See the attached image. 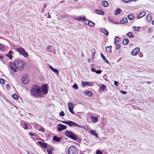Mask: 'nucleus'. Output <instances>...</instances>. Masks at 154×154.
<instances>
[{"mask_svg":"<svg viewBox=\"0 0 154 154\" xmlns=\"http://www.w3.org/2000/svg\"><path fill=\"white\" fill-rule=\"evenodd\" d=\"M24 66L23 61L20 60H15L14 63L10 62L9 65V68L14 72H17V70H22Z\"/></svg>","mask_w":154,"mask_h":154,"instance_id":"1","label":"nucleus"},{"mask_svg":"<svg viewBox=\"0 0 154 154\" xmlns=\"http://www.w3.org/2000/svg\"><path fill=\"white\" fill-rule=\"evenodd\" d=\"M31 94L36 98H41L42 93L40 87L36 85H33L30 89Z\"/></svg>","mask_w":154,"mask_h":154,"instance_id":"2","label":"nucleus"},{"mask_svg":"<svg viewBox=\"0 0 154 154\" xmlns=\"http://www.w3.org/2000/svg\"><path fill=\"white\" fill-rule=\"evenodd\" d=\"M65 134L66 136L75 140L78 138L76 135L71 131H66Z\"/></svg>","mask_w":154,"mask_h":154,"instance_id":"3","label":"nucleus"},{"mask_svg":"<svg viewBox=\"0 0 154 154\" xmlns=\"http://www.w3.org/2000/svg\"><path fill=\"white\" fill-rule=\"evenodd\" d=\"M62 122L65 124H66L70 126H74L76 127H80L81 128H82L83 127L80 125L78 124H76L75 122H73L72 121H62Z\"/></svg>","mask_w":154,"mask_h":154,"instance_id":"4","label":"nucleus"},{"mask_svg":"<svg viewBox=\"0 0 154 154\" xmlns=\"http://www.w3.org/2000/svg\"><path fill=\"white\" fill-rule=\"evenodd\" d=\"M78 150L75 146H70L68 150V154H77Z\"/></svg>","mask_w":154,"mask_h":154,"instance_id":"5","label":"nucleus"},{"mask_svg":"<svg viewBox=\"0 0 154 154\" xmlns=\"http://www.w3.org/2000/svg\"><path fill=\"white\" fill-rule=\"evenodd\" d=\"M16 51L18 52L20 54L23 56L24 57H26L28 55V54L25 52L24 49L22 48H17L16 49Z\"/></svg>","mask_w":154,"mask_h":154,"instance_id":"6","label":"nucleus"},{"mask_svg":"<svg viewBox=\"0 0 154 154\" xmlns=\"http://www.w3.org/2000/svg\"><path fill=\"white\" fill-rule=\"evenodd\" d=\"M42 89V92L45 95L48 92V86L47 84H45L41 86Z\"/></svg>","mask_w":154,"mask_h":154,"instance_id":"7","label":"nucleus"},{"mask_svg":"<svg viewBox=\"0 0 154 154\" xmlns=\"http://www.w3.org/2000/svg\"><path fill=\"white\" fill-rule=\"evenodd\" d=\"M67 126L61 124H59L57 126V128L58 131H60L66 129Z\"/></svg>","mask_w":154,"mask_h":154,"instance_id":"8","label":"nucleus"},{"mask_svg":"<svg viewBox=\"0 0 154 154\" xmlns=\"http://www.w3.org/2000/svg\"><path fill=\"white\" fill-rule=\"evenodd\" d=\"M74 19L79 21H85L86 20V18L85 16H80L77 17H74Z\"/></svg>","mask_w":154,"mask_h":154,"instance_id":"9","label":"nucleus"},{"mask_svg":"<svg viewBox=\"0 0 154 154\" xmlns=\"http://www.w3.org/2000/svg\"><path fill=\"white\" fill-rule=\"evenodd\" d=\"M140 51V49L138 48H136L134 49L131 52V54L133 56L137 55L138 53Z\"/></svg>","mask_w":154,"mask_h":154,"instance_id":"10","label":"nucleus"},{"mask_svg":"<svg viewBox=\"0 0 154 154\" xmlns=\"http://www.w3.org/2000/svg\"><path fill=\"white\" fill-rule=\"evenodd\" d=\"M99 29L100 31L104 33L106 36H107L109 35V33L108 32L105 28H100Z\"/></svg>","mask_w":154,"mask_h":154,"instance_id":"11","label":"nucleus"},{"mask_svg":"<svg viewBox=\"0 0 154 154\" xmlns=\"http://www.w3.org/2000/svg\"><path fill=\"white\" fill-rule=\"evenodd\" d=\"M146 12L144 11H142L139 13L137 17V19H139L141 18L145 15Z\"/></svg>","mask_w":154,"mask_h":154,"instance_id":"12","label":"nucleus"},{"mask_svg":"<svg viewBox=\"0 0 154 154\" xmlns=\"http://www.w3.org/2000/svg\"><path fill=\"white\" fill-rule=\"evenodd\" d=\"M93 84L92 83H91L89 82H82V85L85 87V85L88 86H91Z\"/></svg>","mask_w":154,"mask_h":154,"instance_id":"13","label":"nucleus"},{"mask_svg":"<svg viewBox=\"0 0 154 154\" xmlns=\"http://www.w3.org/2000/svg\"><path fill=\"white\" fill-rule=\"evenodd\" d=\"M48 67L51 70L56 74L59 73L58 70L57 69L54 68L51 66L49 65H48Z\"/></svg>","mask_w":154,"mask_h":154,"instance_id":"14","label":"nucleus"},{"mask_svg":"<svg viewBox=\"0 0 154 154\" xmlns=\"http://www.w3.org/2000/svg\"><path fill=\"white\" fill-rule=\"evenodd\" d=\"M95 12L96 14H98L103 15L105 14L104 12L102 10H96Z\"/></svg>","mask_w":154,"mask_h":154,"instance_id":"15","label":"nucleus"},{"mask_svg":"<svg viewBox=\"0 0 154 154\" xmlns=\"http://www.w3.org/2000/svg\"><path fill=\"white\" fill-rule=\"evenodd\" d=\"M100 55L101 58H102L103 60L107 64H109L110 63L107 60L104 54L101 52L100 53Z\"/></svg>","mask_w":154,"mask_h":154,"instance_id":"16","label":"nucleus"},{"mask_svg":"<svg viewBox=\"0 0 154 154\" xmlns=\"http://www.w3.org/2000/svg\"><path fill=\"white\" fill-rule=\"evenodd\" d=\"M38 144L42 147L45 148H47L48 147V144L41 141H38Z\"/></svg>","mask_w":154,"mask_h":154,"instance_id":"17","label":"nucleus"},{"mask_svg":"<svg viewBox=\"0 0 154 154\" xmlns=\"http://www.w3.org/2000/svg\"><path fill=\"white\" fill-rule=\"evenodd\" d=\"M84 93L85 95L89 97H91L92 95V93L91 91H84Z\"/></svg>","mask_w":154,"mask_h":154,"instance_id":"18","label":"nucleus"},{"mask_svg":"<svg viewBox=\"0 0 154 154\" xmlns=\"http://www.w3.org/2000/svg\"><path fill=\"white\" fill-rule=\"evenodd\" d=\"M28 78H22V80L23 83L24 84H27L29 82Z\"/></svg>","mask_w":154,"mask_h":154,"instance_id":"19","label":"nucleus"},{"mask_svg":"<svg viewBox=\"0 0 154 154\" xmlns=\"http://www.w3.org/2000/svg\"><path fill=\"white\" fill-rule=\"evenodd\" d=\"M54 150L53 148L49 146L47 148V151L48 154H52V151Z\"/></svg>","mask_w":154,"mask_h":154,"instance_id":"20","label":"nucleus"},{"mask_svg":"<svg viewBox=\"0 0 154 154\" xmlns=\"http://www.w3.org/2000/svg\"><path fill=\"white\" fill-rule=\"evenodd\" d=\"M128 22V20L126 18H124L122 19L119 21L120 24H124Z\"/></svg>","mask_w":154,"mask_h":154,"instance_id":"21","label":"nucleus"},{"mask_svg":"<svg viewBox=\"0 0 154 154\" xmlns=\"http://www.w3.org/2000/svg\"><path fill=\"white\" fill-rule=\"evenodd\" d=\"M121 12V10L119 8H117L116 10L114 12V15H117L119 14Z\"/></svg>","mask_w":154,"mask_h":154,"instance_id":"22","label":"nucleus"},{"mask_svg":"<svg viewBox=\"0 0 154 154\" xmlns=\"http://www.w3.org/2000/svg\"><path fill=\"white\" fill-rule=\"evenodd\" d=\"M108 18L109 21L110 22L116 24H118L119 23H116L115 22L114 20V18L113 17H109Z\"/></svg>","mask_w":154,"mask_h":154,"instance_id":"23","label":"nucleus"},{"mask_svg":"<svg viewBox=\"0 0 154 154\" xmlns=\"http://www.w3.org/2000/svg\"><path fill=\"white\" fill-rule=\"evenodd\" d=\"M91 121L93 122L96 123L98 121V118L97 117H94L91 116Z\"/></svg>","mask_w":154,"mask_h":154,"instance_id":"24","label":"nucleus"},{"mask_svg":"<svg viewBox=\"0 0 154 154\" xmlns=\"http://www.w3.org/2000/svg\"><path fill=\"white\" fill-rule=\"evenodd\" d=\"M101 4L104 7H107L109 6V3L108 2L106 1H103Z\"/></svg>","mask_w":154,"mask_h":154,"instance_id":"25","label":"nucleus"},{"mask_svg":"<svg viewBox=\"0 0 154 154\" xmlns=\"http://www.w3.org/2000/svg\"><path fill=\"white\" fill-rule=\"evenodd\" d=\"M134 17V15L133 14H130L128 16L127 18L129 20H131L133 19Z\"/></svg>","mask_w":154,"mask_h":154,"instance_id":"26","label":"nucleus"},{"mask_svg":"<svg viewBox=\"0 0 154 154\" xmlns=\"http://www.w3.org/2000/svg\"><path fill=\"white\" fill-rule=\"evenodd\" d=\"M100 85L101 86L99 88V91H100V90H101L102 91H104L106 88V85L103 84H101Z\"/></svg>","mask_w":154,"mask_h":154,"instance_id":"27","label":"nucleus"},{"mask_svg":"<svg viewBox=\"0 0 154 154\" xmlns=\"http://www.w3.org/2000/svg\"><path fill=\"white\" fill-rule=\"evenodd\" d=\"M112 46H109L108 47H106V51L108 52L111 53L112 52L111 49Z\"/></svg>","mask_w":154,"mask_h":154,"instance_id":"28","label":"nucleus"},{"mask_svg":"<svg viewBox=\"0 0 154 154\" xmlns=\"http://www.w3.org/2000/svg\"><path fill=\"white\" fill-rule=\"evenodd\" d=\"M127 36L130 38H134V36L132 35V32H129L126 34Z\"/></svg>","mask_w":154,"mask_h":154,"instance_id":"29","label":"nucleus"},{"mask_svg":"<svg viewBox=\"0 0 154 154\" xmlns=\"http://www.w3.org/2000/svg\"><path fill=\"white\" fill-rule=\"evenodd\" d=\"M46 50L48 52L52 53L53 50L52 49V46L51 45L48 46V47H47Z\"/></svg>","mask_w":154,"mask_h":154,"instance_id":"30","label":"nucleus"},{"mask_svg":"<svg viewBox=\"0 0 154 154\" xmlns=\"http://www.w3.org/2000/svg\"><path fill=\"white\" fill-rule=\"evenodd\" d=\"M146 18L148 21L150 22L152 20V16L150 14H147L146 16Z\"/></svg>","mask_w":154,"mask_h":154,"instance_id":"31","label":"nucleus"},{"mask_svg":"<svg viewBox=\"0 0 154 154\" xmlns=\"http://www.w3.org/2000/svg\"><path fill=\"white\" fill-rule=\"evenodd\" d=\"M129 40L127 38H125L124 39L123 43V44L125 45H128L129 43Z\"/></svg>","mask_w":154,"mask_h":154,"instance_id":"32","label":"nucleus"},{"mask_svg":"<svg viewBox=\"0 0 154 154\" xmlns=\"http://www.w3.org/2000/svg\"><path fill=\"white\" fill-rule=\"evenodd\" d=\"M90 131L91 134L94 135L97 138H98L97 134L94 130H91Z\"/></svg>","mask_w":154,"mask_h":154,"instance_id":"33","label":"nucleus"},{"mask_svg":"<svg viewBox=\"0 0 154 154\" xmlns=\"http://www.w3.org/2000/svg\"><path fill=\"white\" fill-rule=\"evenodd\" d=\"M68 109H73L74 107V106H73V104L72 103L70 102H69L68 103Z\"/></svg>","mask_w":154,"mask_h":154,"instance_id":"34","label":"nucleus"},{"mask_svg":"<svg viewBox=\"0 0 154 154\" xmlns=\"http://www.w3.org/2000/svg\"><path fill=\"white\" fill-rule=\"evenodd\" d=\"M61 139L56 136H54L53 137V140L54 141H56L57 142H59L60 140Z\"/></svg>","mask_w":154,"mask_h":154,"instance_id":"35","label":"nucleus"},{"mask_svg":"<svg viewBox=\"0 0 154 154\" xmlns=\"http://www.w3.org/2000/svg\"><path fill=\"white\" fill-rule=\"evenodd\" d=\"M12 53V52L10 51L8 53L6 54V56L8 57L10 59H11V58L12 57V55H11V53Z\"/></svg>","mask_w":154,"mask_h":154,"instance_id":"36","label":"nucleus"},{"mask_svg":"<svg viewBox=\"0 0 154 154\" xmlns=\"http://www.w3.org/2000/svg\"><path fill=\"white\" fill-rule=\"evenodd\" d=\"M123 2L125 3H129L130 2L132 1H135L134 0H122Z\"/></svg>","mask_w":154,"mask_h":154,"instance_id":"37","label":"nucleus"},{"mask_svg":"<svg viewBox=\"0 0 154 154\" xmlns=\"http://www.w3.org/2000/svg\"><path fill=\"white\" fill-rule=\"evenodd\" d=\"M5 50V48L4 45L0 43V50L2 51H4Z\"/></svg>","mask_w":154,"mask_h":154,"instance_id":"38","label":"nucleus"},{"mask_svg":"<svg viewBox=\"0 0 154 154\" xmlns=\"http://www.w3.org/2000/svg\"><path fill=\"white\" fill-rule=\"evenodd\" d=\"M22 127L25 129H27L28 128V125L25 123L23 124Z\"/></svg>","mask_w":154,"mask_h":154,"instance_id":"39","label":"nucleus"},{"mask_svg":"<svg viewBox=\"0 0 154 154\" xmlns=\"http://www.w3.org/2000/svg\"><path fill=\"white\" fill-rule=\"evenodd\" d=\"M12 97L13 98L16 100L18 99V97L16 94H14L12 95Z\"/></svg>","mask_w":154,"mask_h":154,"instance_id":"40","label":"nucleus"},{"mask_svg":"<svg viewBox=\"0 0 154 154\" xmlns=\"http://www.w3.org/2000/svg\"><path fill=\"white\" fill-rule=\"evenodd\" d=\"M133 28L135 31H137L138 32L139 31V27H137L136 26H133Z\"/></svg>","mask_w":154,"mask_h":154,"instance_id":"41","label":"nucleus"},{"mask_svg":"<svg viewBox=\"0 0 154 154\" xmlns=\"http://www.w3.org/2000/svg\"><path fill=\"white\" fill-rule=\"evenodd\" d=\"M118 38L119 39H120V38H119V37H118V36H116L115 37V40H114V44L116 45L118 44H117L116 43V38Z\"/></svg>","mask_w":154,"mask_h":154,"instance_id":"42","label":"nucleus"},{"mask_svg":"<svg viewBox=\"0 0 154 154\" xmlns=\"http://www.w3.org/2000/svg\"><path fill=\"white\" fill-rule=\"evenodd\" d=\"M73 88L75 89H78V87L77 85L75 83L74 84L73 86Z\"/></svg>","mask_w":154,"mask_h":154,"instance_id":"43","label":"nucleus"},{"mask_svg":"<svg viewBox=\"0 0 154 154\" xmlns=\"http://www.w3.org/2000/svg\"><path fill=\"white\" fill-rule=\"evenodd\" d=\"M85 22L87 21L88 22L87 23H86V25H88L90 26V23H91V21L90 20H88L87 19H86V20H85Z\"/></svg>","mask_w":154,"mask_h":154,"instance_id":"44","label":"nucleus"},{"mask_svg":"<svg viewBox=\"0 0 154 154\" xmlns=\"http://www.w3.org/2000/svg\"><path fill=\"white\" fill-rule=\"evenodd\" d=\"M95 23L91 21V23H90V26L91 27H93L95 26Z\"/></svg>","mask_w":154,"mask_h":154,"instance_id":"45","label":"nucleus"},{"mask_svg":"<svg viewBox=\"0 0 154 154\" xmlns=\"http://www.w3.org/2000/svg\"><path fill=\"white\" fill-rule=\"evenodd\" d=\"M102 72V70H96V71L95 72V73L98 74H100L101 73V72Z\"/></svg>","mask_w":154,"mask_h":154,"instance_id":"46","label":"nucleus"},{"mask_svg":"<svg viewBox=\"0 0 154 154\" xmlns=\"http://www.w3.org/2000/svg\"><path fill=\"white\" fill-rule=\"evenodd\" d=\"M121 48V46L119 44H118L116 45V49H119Z\"/></svg>","mask_w":154,"mask_h":154,"instance_id":"47","label":"nucleus"},{"mask_svg":"<svg viewBox=\"0 0 154 154\" xmlns=\"http://www.w3.org/2000/svg\"><path fill=\"white\" fill-rule=\"evenodd\" d=\"M65 115V114L64 112L62 111L60 113V116H63Z\"/></svg>","mask_w":154,"mask_h":154,"instance_id":"48","label":"nucleus"},{"mask_svg":"<svg viewBox=\"0 0 154 154\" xmlns=\"http://www.w3.org/2000/svg\"><path fill=\"white\" fill-rule=\"evenodd\" d=\"M5 82L4 80L2 79H0V83L1 84H3Z\"/></svg>","mask_w":154,"mask_h":154,"instance_id":"49","label":"nucleus"},{"mask_svg":"<svg viewBox=\"0 0 154 154\" xmlns=\"http://www.w3.org/2000/svg\"><path fill=\"white\" fill-rule=\"evenodd\" d=\"M73 109H69V111L72 113V114H75V112L73 111Z\"/></svg>","mask_w":154,"mask_h":154,"instance_id":"50","label":"nucleus"},{"mask_svg":"<svg viewBox=\"0 0 154 154\" xmlns=\"http://www.w3.org/2000/svg\"><path fill=\"white\" fill-rule=\"evenodd\" d=\"M29 135L31 136H35L36 135V134L35 133H33L32 132H29Z\"/></svg>","mask_w":154,"mask_h":154,"instance_id":"51","label":"nucleus"},{"mask_svg":"<svg viewBox=\"0 0 154 154\" xmlns=\"http://www.w3.org/2000/svg\"><path fill=\"white\" fill-rule=\"evenodd\" d=\"M96 154H103V153L101 151L97 150L96 151Z\"/></svg>","mask_w":154,"mask_h":154,"instance_id":"52","label":"nucleus"},{"mask_svg":"<svg viewBox=\"0 0 154 154\" xmlns=\"http://www.w3.org/2000/svg\"><path fill=\"white\" fill-rule=\"evenodd\" d=\"M94 52H93L92 53V56H93L92 57V59L93 60L94 59V56H95L94 54L95 53V50L94 49Z\"/></svg>","mask_w":154,"mask_h":154,"instance_id":"53","label":"nucleus"},{"mask_svg":"<svg viewBox=\"0 0 154 154\" xmlns=\"http://www.w3.org/2000/svg\"><path fill=\"white\" fill-rule=\"evenodd\" d=\"M40 130L42 131L43 132H44L45 131V130L44 128H43L41 127L40 128Z\"/></svg>","mask_w":154,"mask_h":154,"instance_id":"54","label":"nucleus"},{"mask_svg":"<svg viewBox=\"0 0 154 154\" xmlns=\"http://www.w3.org/2000/svg\"><path fill=\"white\" fill-rule=\"evenodd\" d=\"M121 92L123 94H127V92L126 91H121Z\"/></svg>","mask_w":154,"mask_h":154,"instance_id":"55","label":"nucleus"},{"mask_svg":"<svg viewBox=\"0 0 154 154\" xmlns=\"http://www.w3.org/2000/svg\"><path fill=\"white\" fill-rule=\"evenodd\" d=\"M6 88L8 90L10 88V86L9 84H7L6 86Z\"/></svg>","mask_w":154,"mask_h":154,"instance_id":"56","label":"nucleus"},{"mask_svg":"<svg viewBox=\"0 0 154 154\" xmlns=\"http://www.w3.org/2000/svg\"><path fill=\"white\" fill-rule=\"evenodd\" d=\"M114 85L116 86H118L117 84L118 83V82L116 81H115L114 82Z\"/></svg>","mask_w":154,"mask_h":154,"instance_id":"57","label":"nucleus"},{"mask_svg":"<svg viewBox=\"0 0 154 154\" xmlns=\"http://www.w3.org/2000/svg\"><path fill=\"white\" fill-rule=\"evenodd\" d=\"M139 56L140 57H142L143 56V54H142V53L141 52H140V53L139 54Z\"/></svg>","mask_w":154,"mask_h":154,"instance_id":"58","label":"nucleus"},{"mask_svg":"<svg viewBox=\"0 0 154 154\" xmlns=\"http://www.w3.org/2000/svg\"><path fill=\"white\" fill-rule=\"evenodd\" d=\"M91 70L93 72H95L96 71V70L95 69L93 68H92L91 69Z\"/></svg>","mask_w":154,"mask_h":154,"instance_id":"59","label":"nucleus"},{"mask_svg":"<svg viewBox=\"0 0 154 154\" xmlns=\"http://www.w3.org/2000/svg\"><path fill=\"white\" fill-rule=\"evenodd\" d=\"M47 5V4H45L44 5V8L43 9H45L46 8V6Z\"/></svg>","mask_w":154,"mask_h":154,"instance_id":"60","label":"nucleus"},{"mask_svg":"<svg viewBox=\"0 0 154 154\" xmlns=\"http://www.w3.org/2000/svg\"><path fill=\"white\" fill-rule=\"evenodd\" d=\"M65 17V15H61V18H64V17Z\"/></svg>","mask_w":154,"mask_h":154,"instance_id":"61","label":"nucleus"},{"mask_svg":"<svg viewBox=\"0 0 154 154\" xmlns=\"http://www.w3.org/2000/svg\"><path fill=\"white\" fill-rule=\"evenodd\" d=\"M48 18H51V16L49 14V15L48 16Z\"/></svg>","mask_w":154,"mask_h":154,"instance_id":"62","label":"nucleus"},{"mask_svg":"<svg viewBox=\"0 0 154 154\" xmlns=\"http://www.w3.org/2000/svg\"><path fill=\"white\" fill-rule=\"evenodd\" d=\"M152 25H154V20L152 21Z\"/></svg>","mask_w":154,"mask_h":154,"instance_id":"63","label":"nucleus"},{"mask_svg":"<svg viewBox=\"0 0 154 154\" xmlns=\"http://www.w3.org/2000/svg\"><path fill=\"white\" fill-rule=\"evenodd\" d=\"M151 32V29L150 28L149 30H148V32Z\"/></svg>","mask_w":154,"mask_h":154,"instance_id":"64","label":"nucleus"}]
</instances>
